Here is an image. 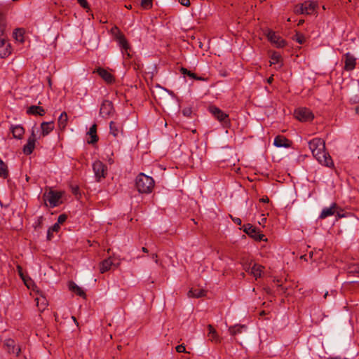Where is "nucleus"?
Wrapping results in <instances>:
<instances>
[{
	"instance_id": "473e14b6",
	"label": "nucleus",
	"mask_w": 359,
	"mask_h": 359,
	"mask_svg": "<svg viewBox=\"0 0 359 359\" xmlns=\"http://www.w3.org/2000/svg\"><path fill=\"white\" fill-rule=\"evenodd\" d=\"M180 72H181V73L182 74L187 75V76H189V77H191L192 79H197V80H201V78L198 77L194 73H193L191 71L187 69L186 68L182 67L181 69H180Z\"/></svg>"
},
{
	"instance_id": "c85d7f7f",
	"label": "nucleus",
	"mask_w": 359,
	"mask_h": 359,
	"mask_svg": "<svg viewBox=\"0 0 359 359\" xmlns=\"http://www.w3.org/2000/svg\"><path fill=\"white\" fill-rule=\"evenodd\" d=\"M245 330H246L245 325H236L234 326L229 327V332L231 335L235 336L238 334L242 333Z\"/></svg>"
},
{
	"instance_id": "5fc2aeb1",
	"label": "nucleus",
	"mask_w": 359,
	"mask_h": 359,
	"mask_svg": "<svg viewBox=\"0 0 359 359\" xmlns=\"http://www.w3.org/2000/svg\"><path fill=\"white\" fill-rule=\"evenodd\" d=\"M352 271H355V272L359 273V265L355 266H354V269L352 270Z\"/></svg>"
},
{
	"instance_id": "20e7f679",
	"label": "nucleus",
	"mask_w": 359,
	"mask_h": 359,
	"mask_svg": "<svg viewBox=\"0 0 359 359\" xmlns=\"http://www.w3.org/2000/svg\"><path fill=\"white\" fill-rule=\"evenodd\" d=\"M62 192L50 190L43 194L45 203L46 205L48 203L49 206L51 208L56 207L62 203Z\"/></svg>"
},
{
	"instance_id": "a878e982",
	"label": "nucleus",
	"mask_w": 359,
	"mask_h": 359,
	"mask_svg": "<svg viewBox=\"0 0 359 359\" xmlns=\"http://www.w3.org/2000/svg\"><path fill=\"white\" fill-rule=\"evenodd\" d=\"M27 113L33 115L43 116L45 114V110L41 107L33 105L27 109Z\"/></svg>"
},
{
	"instance_id": "f257e3e1",
	"label": "nucleus",
	"mask_w": 359,
	"mask_h": 359,
	"mask_svg": "<svg viewBox=\"0 0 359 359\" xmlns=\"http://www.w3.org/2000/svg\"><path fill=\"white\" fill-rule=\"evenodd\" d=\"M309 147L313 157L323 165L331 168L334 165L333 161L325 149V142L319 137L313 138L309 142Z\"/></svg>"
},
{
	"instance_id": "a18cd8bd",
	"label": "nucleus",
	"mask_w": 359,
	"mask_h": 359,
	"mask_svg": "<svg viewBox=\"0 0 359 359\" xmlns=\"http://www.w3.org/2000/svg\"><path fill=\"white\" fill-rule=\"evenodd\" d=\"M67 219V216L65 215H61L58 217L57 222L59 224L63 223Z\"/></svg>"
},
{
	"instance_id": "4d7b16f0",
	"label": "nucleus",
	"mask_w": 359,
	"mask_h": 359,
	"mask_svg": "<svg viewBox=\"0 0 359 359\" xmlns=\"http://www.w3.org/2000/svg\"><path fill=\"white\" fill-rule=\"evenodd\" d=\"M142 252H145V253H147L148 252V250L147 248H146L145 247H142Z\"/></svg>"
},
{
	"instance_id": "69168bd1",
	"label": "nucleus",
	"mask_w": 359,
	"mask_h": 359,
	"mask_svg": "<svg viewBox=\"0 0 359 359\" xmlns=\"http://www.w3.org/2000/svg\"><path fill=\"white\" fill-rule=\"evenodd\" d=\"M324 297H325V298L326 297H327V292H326V293L325 294V296H324Z\"/></svg>"
},
{
	"instance_id": "39448f33",
	"label": "nucleus",
	"mask_w": 359,
	"mask_h": 359,
	"mask_svg": "<svg viewBox=\"0 0 359 359\" xmlns=\"http://www.w3.org/2000/svg\"><path fill=\"white\" fill-rule=\"evenodd\" d=\"M295 117L300 121H310L314 116L310 109L301 107L294 111Z\"/></svg>"
},
{
	"instance_id": "09e8293b",
	"label": "nucleus",
	"mask_w": 359,
	"mask_h": 359,
	"mask_svg": "<svg viewBox=\"0 0 359 359\" xmlns=\"http://www.w3.org/2000/svg\"><path fill=\"white\" fill-rule=\"evenodd\" d=\"M151 258L155 262L156 264H158V255L156 253H152Z\"/></svg>"
},
{
	"instance_id": "de8ad7c7",
	"label": "nucleus",
	"mask_w": 359,
	"mask_h": 359,
	"mask_svg": "<svg viewBox=\"0 0 359 359\" xmlns=\"http://www.w3.org/2000/svg\"><path fill=\"white\" fill-rule=\"evenodd\" d=\"M53 232H56L60 229V224L58 223H55L52 227L50 228Z\"/></svg>"
},
{
	"instance_id": "6e6d98bb",
	"label": "nucleus",
	"mask_w": 359,
	"mask_h": 359,
	"mask_svg": "<svg viewBox=\"0 0 359 359\" xmlns=\"http://www.w3.org/2000/svg\"><path fill=\"white\" fill-rule=\"evenodd\" d=\"M266 221V218L264 217H262V220L260 222H259V223L260 224H262L265 223Z\"/></svg>"
},
{
	"instance_id": "5701e85b",
	"label": "nucleus",
	"mask_w": 359,
	"mask_h": 359,
	"mask_svg": "<svg viewBox=\"0 0 359 359\" xmlns=\"http://www.w3.org/2000/svg\"><path fill=\"white\" fill-rule=\"evenodd\" d=\"M97 72L107 83H111L114 81L113 76L106 69L98 68Z\"/></svg>"
},
{
	"instance_id": "dca6fc26",
	"label": "nucleus",
	"mask_w": 359,
	"mask_h": 359,
	"mask_svg": "<svg viewBox=\"0 0 359 359\" xmlns=\"http://www.w3.org/2000/svg\"><path fill=\"white\" fill-rule=\"evenodd\" d=\"M345 57V66L344 69L346 71H351L355 67L356 59L355 57L349 53H347L344 55Z\"/></svg>"
},
{
	"instance_id": "4c0bfd02",
	"label": "nucleus",
	"mask_w": 359,
	"mask_h": 359,
	"mask_svg": "<svg viewBox=\"0 0 359 359\" xmlns=\"http://www.w3.org/2000/svg\"><path fill=\"white\" fill-rule=\"evenodd\" d=\"M37 132V128L36 125H34L31 129V135L29 137L30 139L37 140L36 133Z\"/></svg>"
},
{
	"instance_id": "a19ab883",
	"label": "nucleus",
	"mask_w": 359,
	"mask_h": 359,
	"mask_svg": "<svg viewBox=\"0 0 359 359\" xmlns=\"http://www.w3.org/2000/svg\"><path fill=\"white\" fill-rule=\"evenodd\" d=\"M111 33L114 35L115 39L117 38L118 35H122L116 27H114L111 29Z\"/></svg>"
},
{
	"instance_id": "412c9836",
	"label": "nucleus",
	"mask_w": 359,
	"mask_h": 359,
	"mask_svg": "<svg viewBox=\"0 0 359 359\" xmlns=\"http://www.w3.org/2000/svg\"><path fill=\"white\" fill-rule=\"evenodd\" d=\"M11 131L13 134V136L16 139H22L24 133H25V129L24 128L20 125H15L12 126L11 127Z\"/></svg>"
},
{
	"instance_id": "49530a36",
	"label": "nucleus",
	"mask_w": 359,
	"mask_h": 359,
	"mask_svg": "<svg viewBox=\"0 0 359 359\" xmlns=\"http://www.w3.org/2000/svg\"><path fill=\"white\" fill-rule=\"evenodd\" d=\"M177 1H178V2H179L180 4H181L182 6H184L188 7V6H189V5H190V1H189V0H177Z\"/></svg>"
},
{
	"instance_id": "f8f14e48",
	"label": "nucleus",
	"mask_w": 359,
	"mask_h": 359,
	"mask_svg": "<svg viewBox=\"0 0 359 359\" xmlns=\"http://www.w3.org/2000/svg\"><path fill=\"white\" fill-rule=\"evenodd\" d=\"M4 346L6 348L8 353H14L16 355H18L21 348L20 346H16L15 343L13 339H8L4 341Z\"/></svg>"
},
{
	"instance_id": "2f4dec72",
	"label": "nucleus",
	"mask_w": 359,
	"mask_h": 359,
	"mask_svg": "<svg viewBox=\"0 0 359 359\" xmlns=\"http://www.w3.org/2000/svg\"><path fill=\"white\" fill-rule=\"evenodd\" d=\"M109 128L110 133L112 134L114 137H116L121 130L116 123L114 121L110 122Z\"/></svg>"
},
{
	"instance_id": "680f3d73",
	"label": "nucleus",
	"mask_w": 359,
	"mask_h": 359,
	"mask_svg": "<svg viewBox=\"0 0 359 359\" xmlns=\"http://www.w3.org/2000/svg\"><path fill=\"white\" fill-rule=\"evenodd\" d=\"M36 300H37V306H39V298H36Z\"/></svg>"
},
{
	"instance_id": "bf43d9fd",
	"label": "nucleus",
	"mask_w": 359,
	"mask_h": 359,
	"mask_svg": "<svg viewBox=\"0 0 359 359\" xmlns=\"http://www.w3.org/2000/svg\"><path fill=\"white\" fill-rule=\"evenodd\" d=\"M304 22V20H300L299 22V25H301Z\"/></svg>"
},
{
	"instance_id": "864d4df0",
	"label": "nucleus",
	"mask_w": 359,
	"mask_h": 359,
	"mask_svg": "<svg viewBox=\"0 0 359 359\" xmlns=\"http://www.w3.org/2000/svg\"><path fill=\"white\" fill-rule=\"evenodd\" d=\"M273 75L272 74L268 79H267V83L271 84L273 80Z\"/></svg>"
},
{
	"instance_id": "72a5a7b5",
	"label": "nucleus",
	"mask_w": 359,
	"mask_h": 359,
	"mask_svg": "<svg viewBox=\"0 0 359 359\" xmlns=\"http://www.w3.org/2000/svg\"><path fill=\"white\" fill-rule=\"evenodd\" d=\"M14 37L16 41L22 43L24 41V37H23V31L22 29H16L14 33Z\"/></svg>"
},
{
	"instance_id": "3c124183",
	"label": "nucleus",
	"mask_w": 359,
	"mask_h": 359,
	"mask_svg": "<svg viewBox=\"0 0 359 359\" xmlns=\"http://www.w3.org/2000/svg\"><path fill=\"white\" fill-rule=\"evenodd\" d=\"M53 232L52 231V230L50 229H49L48 230L47 238H48V240L51 239V238L53 236Z\"/></svg>"
},
{
	"instance_id": "c756f323",
	"label": "nucleus",
	"mask_w": 359,
	"mask_h": 359,
	"mask_svg": "<svg viewBox=\"0 0 359 359\" xmlns=\"http://www.w3.org/2000/svg\"><path fill=\"white\" fill-rule=\"evenodd\" d=\"M270 63L271 65L277 64L278 67L276 68H280L282 67V63L280 62V55L276 52L273 53L271 56Z\"/></svg>"
},
{
	"instance_id": "603ef678",
	"label": "nucleus",
	"mask_w": 359,
	"mask_h": 359,
	"mask_svg": "<svg viewBox=\"0 0 359 359\" xmlns=\"http://www.w3.org/2000/svg\"><path fill=\"white\" fill-rule=\"evenodd\" d=\"M262 203H268L269 201V199L267 196H264L259 200Z\"/></svg>"
},
{
	"instance_id": "aec40b11",
	"label": "nucleus",
	"mask_w": 359,
	"mask_h": 359,
	"mask_svg": "<svg viewBox=\"0 0 359 359\" xmlns=\"http://www.w3.org/2000/svg\"><path fill=\"white\" fill-rule=\"evenodd\" d=\"M208 337L209 339L212 342H214V343H216V344L220 343L221 338L219 336V334L217 332V331L215 330V329L211 325H208Z\"/></svg>"
},
{
	"instance_id": "774afa93",
	"label": "nucleus",
	"mask_w": 359,
	"mask_h": 359,
	"mask_svg": "<svg viewBox=\"0 0 359 359\" xmlns=\"http://www.w3.org/2000/svg\"><path fill=\"white\" fill-rule=\"evenodd\" d=\"M349 1H351V0H348Z\"/></svg>"
},
{
	"instance_id": "cd10ccee",
	"label": "nucleus",
	"mask_w": 359,
	"mask_h": 359,
	"mask_svg": "<svg viewBox=\"0 0 359 359\" xmlns=\"http://www.w3.org/2000/svg\"><path fill=\"white\" fill-rule=\"evenodd\" d=\"M69 289L76 293V294L79 295L80 297H85L86 296V294H85V292L83 291V290L79 286H78L74 282H70L69 284Z\"/></svg>"
},
{
	"instance_id": "7ed1b4c3",
	"label": "nucleus",
	"mask_w": 359,
	"mask_h": 359,
	"mask_svg": "<svg viewBox=\"0 0 359 359\" xmlns=\"http://www.w3.org/2000/svg\"><path fill=\"white\" fill-rule=\"evenodd\" d=\"M6 29V23L4 17L0 15V57H6L8 56L11 51V46L6 41L4 36Z\"/></svg>"
},
{
	"instance_id": "f3484780",
	"label": "nucleus",
	"mask_w": 359,
	"mask_h": 359,
	"mask_svg": "<svg viewBox=\"0 0 359 359\" xmlns=\"http://www.w3.org/2000/svg\"><path fill=\"white\" fill-rule=\"evenodd\" d=\"M55 128L54 123L53 121L50 122H42L41 124V133L39 136V138L41 137H45L48 135L51 131L53 130Z\"/></svg>"
},
{
	"instance_id": "ddd939ff",
	"label": "nucleus",
	"mask_w": 359,
	"mask_h": 359,
	"mask_svg": "<svg viewBox=\"0 0 359 359\" xmlns=\"http://www.w3.org/2000/svg\"><path fill=\"white\" fill-rule=\"evenodd\" d=\"M116 40L118 42L119 46L121 48L123 54L127 55L128 57H130V46L125 36L123 34L118 35L117 38H116Z\"/></svg>"
},
{
	"instance_id": "c03bdc74",
	"label": "nucleus",
	"mask_w": 359,
	"mask_h": 359,
	"mask_svg": "<svg viewBox=\"0 0 359 359\" xmlns=\"http://www.w3.org/2000/svg\"><path fill=\"white\" fill-rule=\"evenodd\" d=\"M79 4L84 8H88V4L86 0H78Z\"/></svg>"
},
{
	"instance_id": "13d9d810",
	"label": "nucleus",
	"mask_w": 359,
	"mask_h": 359,
	"mask_svg": "<svg viewBox=\"0 0 359 359\" xmlns=\"http://www.w3.org/2000/svg\"><path fill=\"white\" fill-rule=\"evenodd\" d=\"M41 304H43V308H42V309H44L45 306L46 305V301H45V300H43V302L41 303Z\"/></svg>"
},
{
	"instance_id": "c9c22d12",
	"label": "nucleus",
	"mask_w": 359,
	"mask_h": 359,
	"mask_svg": "<svg viewBox=\"0 0 359 359\" xmlns=\"http://www.w3.org/2000/svg\"><path fill=\"white\" fill-rule=\"evenodd\" d=\"M294 11L296 14H304L303 4H297L294 8Z\"/></svg>"
},
{
	"instance_id": "338daca9",
	"label": "nucleus",
	"mask_w": 359,
	"mask_h": 359,
	"mask_svg": "<svg viewBox=\"0 0 359 359\" xmlns=\"http://www.w3.org/2000/svg\"><path fill=\"white\" fill-rule=\"evenodd\" d=\"M72 318H73L74 321H76L75 317L73 316Z\"/></svg>"
},
{
	"instance_id": "f03ea898",
	"label": "nucleus",
	"mask_w": 359,
	"mask_h": 359,
	"mask_svg": "<svg viewBox=\"0 0 359 359\" xmlns=\"http://www.w3.org/2000/svg\"><path fill=\"white\" fill-rule=\"evenodd\" d=\"M135 185L140 193L149 194L154 187V180L144 173H140L136 178Z\"/></svg>"
},
{
	"instance_id": "bb28decb",
	"label": "nucleus",
	"mask_w": 359,
	"mask_h": 359,
	"mask_svg": "<svg viewBox=\"0 0 359 359\" xmlns=\"http://www.w3.org/2000/svg\"><path fill=\"white\" fill-rule=\"evenodd\" d=\"M206 294V292L203 289H194L191 288L188 292V297H195V298H199L204 297Z\"/></svg>"
},
{
	"instance_id": "9b49d317",
	"label": "nucleus",
	"mask_w": 359,
	"mask_h": 359,
	"mask_svg": "<svg viewBox=\"0 0 359 359\" xmlns=\"http://www.w3.org/2000/svg\"><path fill=\"white\" fill-rule=\"evenodd\" d=\"M263 269L264 267L262 266L259 265L256 263H254L252 267L246 264L244 266V269L247 272L252 275L255 278V279L261 277Z\"/></svg>"
},
{
	"instance_id": "79ce46f5",
	"label": "nucleus",
	"mask_w": 359,
	"mask_h": 359,
	"mask_svg": "<svg viewBox=\"0 0 359 359\" xmlns=\"http://www.w3.org/2000/svg\"><path fill=\"white\" fill-rule=\"evenodd\" d=\"M96 128H97V126L95 124L93 125L90 128L89 131L88 132L87 135H96Z\"/></svg>"
},
{
	"instance_id": "052dcab7",
	"label": "nucleus",
	"mask_w": 359,
	"mask_h": 359,
	"mask_svg": "<svg viewBox=\"0 0 359 359\" xmlns=\"http://www.w3.org/2000/svg\"><path fill=\"white\" fill-rule=\"evenodd\" d=\"M126 7H127L128 8H132V6H131V5H130V6H126Z\"/></svg>"
},
{
	"instance_id": "8fccbe9b",
	"label": "nucleus",
	"mask_w": 359,
	"mask_h": 359,
	"mask_svg": "<svg viewBox=\"0 0 359 359\" xmlns=\"http://www.w3.org/2000/svg\"><path fill=\"white\" fill-rule=\"evenodd\" d=\"M232 220L233 221V222L238 225H241V219L240 218H238V217H235V218H232Z\"/></svg>"
},
{
	"instance_id": "e433bc0d",
	"label": "nucleus",
	"mask_w": 359,
	"mask_h": 359,
	"mask_svg": "<svg viewBox=\"0 0 359 359\" xmlns=\"http://www.w3.org/2000/svg\"><path fill=\"white\" fill-rule=\"evenodd\" d=\"M89 136V138L87 140V142L88 144H94L97 142L98 137L97 135H88Z\"/></svg>"
},
{
	"instance_id": "7c9ffc66",
	"label": "nucleus",
	"mask_w": 359,
	"mask_h": 359,
	"mask_svg": "<svg viewBox=\"0 0 359 359\" xmlns=\"http://www.w3.org/2000/svg\"><path fill=\"white\" fill-rule=\"evenodd\" d=\"M8 176V167L6 163L0 159V177L6 178Z\"/></svg>"
},
{
	"instance_id": "393cba45",
	"label": "nucleus",
	"mask_w": 359,
	"mask_h": 359,
	"mask_svg": "<svg viewBox=\"0 0 359 359\" xmlns=\"http://www.w3.org/2000/svg\"><path fill=\"white\" fill-rule=\"evenodd\" d=\"M36 141V140L28 138L27 144L23 147V152L25 154L29 155L32 153L35 148Z\"/></svg>"
},
{
	"instance_id": "9d476101",
	"label": "nucleus",
	"mask_w": 359,
	"mask_h": 359,
	"mask_svg": "<svg viewBox=\"0 0 359 359\" xmlns=\"http://www.w3.org/2000/svg\"><path fill=\"white\" fill-rule=\"evenodd\" d=\"M243 231L245 233L255 239L256 241L263 240L264 235L257 231V229L250 224L243 226Z\"/></svg>"
},
{
	"instance_id": "2eb2a0df",
	"label": "nucleus",
	"mask_w": 359,
	"mask_h": 359,
	"mask_svg": "<svg viewBox=\"0 0 359 359\" xmlns=\"http://www.w3.org/2000/svg\"><path fill=\"white\" fill-rule=\"evenodd\" d=\"M210 112L220 122L226 121L228 115L216 107H210Z\"/></svg>"
},
{
	"instance_id": "b1692460",
	"label": "nucleus",
	"mask_w": 359,
	"mask_h": 359,
	"mask_svg": "<svg viewBox=\"0 0 359 359\" xmlns=\"http://www.w3.org/2000/svg\"><path fill=\"white\" fill-rule=\"evenodd\" d=\"M68 116L66 112H62L58 118L57 126L59 129L62 131L64 130L67 125Z\"/></svg>"
},
{
	"instance_id": "4be33fe9",
	"label": "nucleus",
	"mask_w": 359,
	"mask_h": 359,
	"mask_svg": "<svg viewBox=\"0 0 359 359\" xmlns=\"http://www.w3.org/2000/svg\"><path fill=\"white\" fill-rule=\"evenodd\" d=\"M273 144L277 147L288 148L290 147L289 140L281 135H278L275 137Z\"/></svg>"
},
{
	"instance_id": "e2e57ef3",
	"label": "nucleus",
	"mask_w": 359,
	"mask_h": 359,
	"mask_svg": "<svg viewBox=\"0 0 359 359\" xmlns=\"http://www.w3.org/2000/svg\"><path fill=\"white\" fill-rule=\"evenodd\" d=\"M48 84L50 86L51 85V82H50V80L49 79L48 80Z\"/></svg>"
},
{
	"instance_id": "6ab92c4d",
	"label": "nucleus",
	"mask_w": 359,
	"mask_h": 359,
	"mask_svg": "<svg viewBox=\"0 0 359 359\" xmlns=\"http://www.w3.org/2000/svg\"><path fill=\"white\" fill-rule=\"evenodd\" d=\"M112 266H115V264H114L112 261L111 257H109L107 259H104L100 264V271L102 273H104L109 270L111 269Z\"/></svg>"
},
{
	"instance_id": "1a4fd4ad",
	"label": "nucleus",
	"mask_w": 359,
	"mask_h": 359,
	"mask_svg": "<svg viewBox=\"0 0 359 359\" xmlns=\"http://www.w3.org/2000/svg\"><path fill=\"white\" fill-rule=\"evenodd\" d=\"M114 111L111 102L109 100L103 101L100 109V114L103 118H109L114 113Z\"/></svg>"
},
{
	"instance_id": "0e129e2a",
	"label": "nucleus",
	"mask_w": 359,
	"mask_h": 359,
	"mask_svg": "<svg viewBox=\"0 0 359 359\" xmlns=\"http://www.w3.org/2000/svg\"><path fill=\"white\" fill-rule=\"evenodd\" d=\"M187 111H184V115H187Z\"/></svg>"
},
{
	"instance_id": "f704fd0d",
	"label": "nucleus",
	"mask_w": 359,
	"mask_h": 359,
	"mask_svg": "<svg viewBox=\"0 0 359 359\" xmlns=\"http://www.w3.org/2000/svg\"><path fill=\"white\" fill-rule=\"evenodd\" d=\"M153 0H142L141 5L144 8H149L152 6Z\"/></svg>"
},
{
	"instance_id": "0eeeda50",
	"label": "nucleus",
	"mask_w": 359,
	"mask_h": 359,
	"mask_svg": "<svg viewBox=\"0 0 359 359\" xmlns=\"http://www.w3.org/2000/svg\"><path fill=\"white\" fill-rule=\"evenodd\" d=\"M269 41L277 48H283L286 45V42L279 35L270 30L266 34Z\"/></svg>"
},
{
	"instance_id": "ea45409f",
	"label": "nucleus",
	"mask_w": 359,
	"mask_h": 359,
	"mask_svg": "<svg viewBox=\"0 0 359 359\" xmlns=\"http://www.w3.org/2000/svg\"><path fill=\"white\" fill-rule=\"evenodd\" d=\"M295 40L299 43V44H302L304 43L305 41V38L303 35L302 34H296L295 36Z\"/></svg>"
},
{
	"instance_id": "58836bf2",
	"label": "nucleus",
	"mask_w": 359,
	"mask_h": 359,
	"mask_svg": "<svg viewBox=\"0 0 359 359\" xmlns=\"http://www.w3.org/2000/svg\"><path fill=\"white\" fill-rule=\"evenodd\" d=\"M17 270H18V273L19 276H20V278L24 280L25 283L27 285L26 279L23 275L22 268L20 265H18Z\"/></svg>"
},
{
	"instance_id": "a211bd4d",
	"label": "nucleus",
	"mask_w": 359,
	"mask_h": 359,
	"mask_svg": "<svg viewBox=\"0 0 359 359\" xmlns=\"http://www.w3.org/2000/svg\"><path fill=\"white\" fill-rule=\"evenodd\" d=\"M303 4L304 14L311 15L318 7V4L315 1H305Z\"/></svg>"
},
{
	"instance_id": "6e6552de",
	"label": "nucleus",
	"mask_w": 359,
	"mask_h": 359,
	"mask_svg": "<svg viewBox=\"0 0 359 359\" xmlns=\"http://www.w3.org/2000/svg\"><path fill=\"white\" fill-rule=\"evenodd\" d=\"M339 209V208L338 205L335 203H332V205L330 207L324 208L323 209V210L319 216V218L321 219H323L328 217L334 215L335 213L338 214L339 217H343V215H341L338 213Z\"/></svg>"
},
{
	"instance_id": "423d86ee",
	"label": "nucleus",
	"mask_w": 359,
	"mask_h": 359,
	"mask_svg": "<svg viewBox=\"0 0 359 359\" xmlns=\"http://www.w3.org/2000/svg\"><path fill=\"white\" fill-rule=\"evenodd\" d=\"M93 169L97 181H100L101 178H104L107 175L106 166L100 161H96L93 164Z\"/></svg>"
},
{
	"instance_id": "37998d69",
	"label": "nucleus",
	"mask_w": 359,
	"mask_h": 359,
	"mask_svg": "<svg viewBox=\"0 0 359 359\" xmlns=\"http://www.w3.org/2000/svg\"><path fill=\"white\" fill-rule=\"evenodd\" d=\"M176 351L178 353H185L186 348L185 346L183 344H180L176 346Z\"/></svg>"
},
{
	"instance_id": "4468645a",
	"label": "nucleus",
	"mask_w": 359,
	"mask_h": 359,
	"mask_svg": "<svg viewBox=\"0 0 359 359\" xmlns=\"http://www.w3.org/2000/svg\"><path fill=\"white\" fill-rule=\"evenodd\" d=\"M116 40L118 42L119 46L121 48L123 54L127 55L128 57H130V46L125 36L123 34L118 35L117 38H116Z\"/></svg>"
}]
</instances>
